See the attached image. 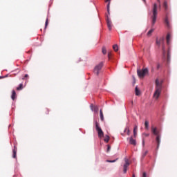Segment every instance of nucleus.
<instances>
[{
  "mask_svg": "<svg viewBox=\"0 0 177 177\" xmlns=\"http://www.w3.org/2000/svg\"><path fill=\"white\" fill-rule=\"evenodd\" d=\"M166 40L168 45V50H167V62L169 64L171 61V48L170 47L171 35H170V33H167Z\"/></svg>",
  "mask_w": 177,
  "mask_h": 177,
  "instance_id": "f257e3e1",
  "label": "nucleus"
},
{
  "mask_svg": "<svg viewBox=\"0 0 177 177\" xmlns=\"http://www.w3.org/2000/svg\"><path fill=\"white\" fill-rule=\"evenodd\" d=\"M163 79H156V100L160 97L162 89Z\"/></svg>",
  "mask_w": 177,
  "mask_h": 177,
  "instance_id": "f03ea898",
  "label": "nucleus"
},
{
  "mask_svg": "<svg viewBox=\"0 0 177 177\" xmlns=\"http://www.w3.org/2000/svg\"><path fill=\"white\" fill-rule=\"evenodd\" d=\"M137 74L139 78H145V77L149 74V69H147V68H143L142 70L138 69Z\"/></svg>",
  "mask_w": 177,
  "mask_h": 177,
  "instance_id": "7ed1b4c3",
  "label": "nucleus"
},
{
  "mask_svg": "<svg viewBox=\"0 0 177 177\" xmlns=\"http://www.w3.org/2000/svg\"><path fill=\"white\" fill-rule=\"evenodd\" d=\"M95 129L98 133L99 138H103V136H104V133H103V130H102V128H100V124L97 122H95Z\"/></svg>",
  "mask_w": 177,
  "mask_h": 177,
  "instance_id": "20e7f679",
  "label": "nucleus"
},
{
  "mask_svg": "<svg viewBox=\"0 0 177 177\" xmlns=\"http://www.w3.org/2000/svg\"><path fill=\"white\" fill-rule=\"evenodd\" d=\"M124 164L123 165V171L124 174H127V171H128V167L131 165V163L129 162V160L128 159V158H124Z\"/></svg>",
  "mask_w": 177,
  "mask_h": 177,
  "instance_id": "39448f33",
  "label": "nucleus"
},
{
  "mask_svg": "<svg viewBox=\"0 0 177 177\" xmlns=\"http://www.w3.org/2000/svg\"><path fill=\"white\" fill-rule=\"evenodd\" d=\"M103 67V62H100L98 65H97L94 68V73L97 75H99V72L102 70V68Z\"/></svg>",
  "mask_w": 177,
  "mask_h": 177,
  "instance_id": "423d86ee",
  "label": "nucleus"
},
{
  "mask_svg": "<svg viewBox=\"0 0 177 177\" xmlns=\"http://www.w3.org/2000/svg\"><path fill=\"white\" fill-rule=\"evenodd\" d=\"M106 24L109 31H111L113 28V23L111 22V21H110V19H109V17H107V19H106Z\"/></svg>",
  "mask_w": 177,
  "mask_h": 177,
  "instance_id": "0eeeda50",
  "label": "nucleus"
},
{
  "mask_svg": "<svg viewBox=\"0 0 177 177\" xmlns=\"http://www.w3.org/2000/svg\"><path fill=\"white\" fill-rule=\"evenodd\" d=\"M160 138H161L160 132L158 131L156 128V143H158V145H160Z\"/></svg>",
  "mask_w": 177,
  "mask_h": 177,
  "instance_id": "6e6552de",
  "label": "nucleus"
},
{
  "mask_svg": "<svg viewBox=\"0 0 177 177\" xmlns=\"http://www.w3.org/2000/svg\"><path fill=\"white\" fill-rule=\"evenodd\" d=\"M152 23H153V24H154V23H156V3L153 4Z\"/></svg>",
  "mask_w": 177,
  "mask_h": 177,
  "instance_id": "1a4fd4ad",
  "label": "nucleus"
},
{
  "mask_svg": "<svg viewBox=\"0 0 177 177\" xmlns=\"http://www.w3.org/2000/svg\"><path fill=\"white\" fill-rule=\"evenodd\" d=\"M130 145H133V146H136V140L133 139V138L131 137L129 138Z\"/></svg>",
  "mask_w": 177,
  "mask_h": 177,
  "instance_id": "9d476101",
  "label": "nucleus"
},
{
  "mask_svg": "<svg viewBox=\"0 0 177 177\" xmlns=\"http://www.w3.org/2000/svg\"><path fill=\"white\" fill-rule=\"evenodd\" d=\"M136 135H138V124L134 125L133 129V136L134 138H136Z\"/></svg>",
  "mask_w": 177,
  "mask_h": 177,
  "instance_id": "9b49d317",
  "label": "nucleus"
},
{
  "mask_svg": "<svg viewBox=\"0 0 177 177\" xmlns=\"http://www.w3.org/2000/svg\"><path fill=\"white\" fill-rule=\"evenodd\" d=\"M91 110H93L95 113H97V111H99V107L94 106L93 104L91 105Z\"/></svg>",
  "mask_w": 177,
  "mask_h": 177,
  "instance_id": "f8f14e48",
  "label": "nucleus"
},
{
  "mask_svg": "<svg viewBox=\"0 0 177 177\" xmlns=\"http://www.w3.org/2000/svg\"><path fill=\"white\" fill-rule=\"evenodd\" d=\"M12 153H13V155H12L13 158H16V156H17V149L16 148V147H14Z\"/></svg>",
  "mask_w": 177,
  "mask_h": 177,
  "instance_id": "ddd939ff",
  "label": "nucleus"
},
{
  "mask_svg": "<svg viewBox=\"0 0 177 177\" xmlns=\"http://www.w3.org/2000/svg\"><path fill=\"white\" fill-rule=\"evenodd\" d=\"M165 25H166V26L167 28H170L171 27V25L169 24V21L168 18H165Z\"/></svg>",
  "mask_w": 177,
  "mask_h": 177,
  "instance_id": "4468645a",
  "label": "nucleus"
},
{
  "mask_svg": "<svg viewBox=\"0 0 177 177\" xmlns=\"http://www.w3.org/2000/svg\"><path fill=\"white\" fill-rule=\"evenodd\" d=\"M135 93L136 96H139L140 95V91L138 88V86L135 88Z\"/></svg>",
  "mask_w": 177,
  "mask_h": 177,
  "instance_id": "2eb2a0df",
  "label": "nucleus"
},
{
  "mask_svg": "<svg viewBox=\"0 0 177 177\" xmlns=\"http://www.w3.org/2000/svg\"><path fill=\"white\" fill-rule=\"evenodd\" d=\"M100 120L102 121H104V117L103 116V111L102 109H100Z\"/></svg>",
  "mask_w": 177,
  "mask_h": 177,
  "instance_id": "dca6fc26",
  "label": "nucleus"
},
{
  "mask_svg": "<svg viewBox=\"0 0 177 177\" xmlns=\"http://www.w3.org/2000/svg\"><path fill=\"white\" fill-rule=\"evenodd\" d=\"M11 98L12 99V100H15V99H16V91H15V90H13L12 92Z\"/></svg>",
  "mask_w": 177,
  "mask_h": 177,
  "instance_id": "f3484780",
  "label": "nucleus"
},
{
  "mask_svg": "<svg viewBox=\"0 0 177 177\" xmlns=\"http://www.w3.org/2000/svg\"><path fill=\"white\" fill-rule=\"evenodd\" d=\"M110 1L111 0H106V2H109V3L107 5V12H108L109 15H110Z\"/></svg>",
  "mask_w": 177,
  "mask_h": 177,
  "instance_id": "a211bd4d",
  "label": "nucleus"
},
{
  "mask_svg": "<svg viewBox=\"0 0 177 177\" xmlns=\"http://www.w3.org/2000/svg\"><path fill=\"white\" fill-rule=\"evenodd\" d=\"M154 32V29H151L148 32H147V37H151V34Z\"/></svg>",
  "mask_w": 177,
  "mask_h": 177,
  "instance_id": "6ab92c4d",
  "label": "nucleus"
},
{
  "mask_svg": "<svg viewBox=\"0 0 177 177\" xmlns=\"http://www.w3.org/2000/svg\"><path fill=\"white\" fill-rule=\"evenodd\" d=\"M113 50H115V52H118V45H117V44L113 45Z\"/></svg>",
  "mask_w": 177,
  "mask_h": 177,
  "instance_id": "aec40b11",
  "label": "nucleus"
},
{
  "mask_svg": "<svg viewBox=\"0 0 177 177\" xmlns=\"http://www.w3.org/2000/svg\"><path fill=\"white\" fill-rule=\"evenodd\" d=\"M149 153V151L147 150H144L143 152H142V158H145L146 157V156H147V153Z\"/></svg>",
  "mask_w": 177,
  "mask_h": 177,
  "instance_id": "412c9836",
  "label": "nucleus"
},
{
  "mask_svg": "<svg viewBox=\"0 0 177 177\" xmlns=\"http://www.w3.org/2000/svg\"><path fill=\"white\" fill-rule=\"evenodd\" d=\"M162 55H163V57H166V48L165 46H162Z\"/></svg>",
  "mask_w": 177,
  "mask_h": 177,
  "instance_id": "4be33fe9",
  "label": "nucleus"
},
{
  "mask_svg": "<svg viewBox=\"0 0 177 177\" xmlns=\"http://www.w3.org/2000/svg\"><path fill=\"white\" fill-rule=\"evenodd\" d=\"M104 140V142H106V143H109V140H110V137L109 136H106Z\"/></svg>",
  "mask_w": 177,
  "mask_h": 177,
  "instance_id": "5701e85b",
  "label": "nucleus"
},
{
  "mask_svg": "<svg viewBox=\"0 0 177 177\" xmlns=\"http://www.w3.org/2000/svg\"><path fill=\"white\" fill-rule=\"evenodd\" d=\"M163 8L165 9V11H167V10H168L167 3H166V2L164 3Z\"/></svg>",
  "mask_w": 177,
  "mask_h": 177,
  "instance_id": "b1692460",
  "label": "nucleus"
},
{
  "mask_svg": "<svg viewBox=\"0 0 177 177\" xmlns=\"http://www.w3.org/2000/svg\"><path fill=\"white\" fill-rule=\"evenodd\" d=\"M102 50L103 55H106L107 53V50H106V47L105 46L102 47Z\"/></svg>",
  "mask_w": 177,
  "mask_h": 177,
  "instance_id": "393cba45",
  "label": "nucleus"
},
{
  "mask_svg": "<svg viewBox=\"0 0 177 177\" xmlns=\"http://www.w3.org/2000/svg\"><path fill=\"white\" fill-rule=\"evenodd\" d=\"M23 89V84H20L19 86L17 87V91H21Z\"/></svg>",
  "mask_w": 177,
  "mask_h": 177,
  "instance_id": "a878e982",
  "label": "nucleus"
},
{
  "mask_svg": "<svg viewBox=\"0 0 177 177\" xmlns=\"http://www.w3.org/2000/svg\"><path fill=\"white\" fill-rule=\"evenodd\" d=\"M145 129H149V121L146 120L145 122Z\"/></svg>",
  "mask_w": 177,
  "mask_h": 177,
  "instance_id": "bb28decb",
  "label": "nucleus"
},
{
  "mask_svg": "<svg viewBox=\"0 0 177 177\" xmlns=\"http://www.w3.org/2000/svg\"><path fill=\"white\" fill-rule=\"evenodd\" d=\"M48 24H49V19L47 18L46 19L45 28H46L48 27Z\"/></svg>",
  "mask_w": 177,
  "mask_h": 177,
  "instance_id": "cd10ccee",
  "label": "nucleus"
},
{
  "mask_svg": "<svg viewBox=\"0 0 177 177\" xmlns=\"http://www.w3.org/2000/svg\"><path fill=\"white\" fill-rule=\"evenodd\" d=\"M156 68L157 69H161L162 68V64H158Z\"/></svg>",
  "mask_w": 177,
  "mask_h": 177,
  "instance_id": "c85d7f7f",
  "label": "nucleus"
},
{
  "mask_svg": "<svg viewBox=\"0 0 177 177\" xmlns=\"http://www.w3.org/2000/svg\"><path fill=\"white\" fill-rule=\"evenodd\" d=\"M161 43H163V39H161L159 41L156 40V44H161Z\"/></svg>",
  "mask_w": 177,
  "mask_h": 177,
  "instance_id": "c756f323",
  "label": "nucleus"
},
{
  "mask_svg": "<svg viewBox=\"0 0 177 177\" xmlns=\"http://www.w3.org/2000/svg\"><path fill=\"white\" fill-rule=\"evenodd\" d=\"M118 159L113 160H106V162H115Z\"/></svg>",
  "mask_w": 177,
  "mask_h": 177,
  "instance_id": "7c9ffc66",
  "label": "nucleus"
},
{
  "mask_svg": "<svg viewBox=\"0 0 177 177\" xmlns=\"http://www.w3.org/2000/svg\"><path fill=\"white\" fill-rule=\"evenodd\" d=\"M152 133H153V135H156V128L152 127Z\"/></svg>",
  "mask_w": 177,
  "mask_h": 177,
  "instance_id": "2f4dec72",
  "label": "nucleus"
},
{
  "mask_svg": "<svg viewBox=\"0 0 177 177\" xmlns=\"http://www.w3.org/2000/svg\"><path fill=\"white\" fill-rule=\"evenodd\" d=\"M112 56L111 52L108 53V58L110 59Z\"/></svg>",
  "mask_w": 177,
  "mask_h": 177,
  "instance_id": "473e14b6",
  "label": "nucleus"
},
{
  "mask_svg": "<svg viewBox=\"0 0 177 177\" xmlns=\"http://www.w3.org/2000/svg\"><path fill=\"white\" fill-rule=\"evenodd\" d=\"M110 149H111V147H110V145H107V152L109 153V151H110Z\"/></svg>",
  "mask_w": 177,
  "mask_h": 177,
  "instance_id": "72a5a7b5",
  "label": "nucleus"
},
{
  "mask_svg": "<svg viewBox=\"0 0 177 177\" xmlns=\"http://www.w3.org/2000/svg\"><path fill=\"white\" fill-rule=\"evenodd\" d=\"M142 136H144V137H147V136H149V133H144L142 134Z\"/></svg>",
  "mask_w": 177,
  "mask_h": 177,
  "instance_id": "f704fd0d",
  "label": "nucleus"
},
{
  "mask_svg": "<svg viewBox=\"0 0 177 177\" xmlns=\"http://www.w3.org/2000/svg\"><path fill=\"white\" fill-rule=\"evenodd\" d=\"M142 177H147V174H146V172H144V173L142 174Z\"/></svg>",
  "mask_w": 177,
  "mask_h": 177,
  "instance_id": "c9c22d12",
  "label": "nucleus"
},
{
  "mask_svg": "<svg viewBox=\"0 0 177 177\" xmlns=\"http://www.w3.org/2000/svg\"><path fill=\"white\" fill-rule=\"evenodd\" d=\"M26 78H28V74L25 75L24 77L22 78V80H26Z\"/></svg>",
  "mask_w": 177,
  "mask_h": 177,
  "instance_id": "e433bc0d",
  "label": "nucleus"
},
{
  "mask_svg": "<svg viewBox=\"0 0 177 177\" xmlns=\"http://www.w3.org/2000/svg\"><path fill=\"white\" fill-rule=\"evenodd\" d=\"M153 97H156V91L153 93Z\"/></svg>",
  "mask_w": 177,
  "mask_h": 177,
  "instance_id": "4c0bfd02",
  "label": "nucleus"
},
{
  "mask_svg": "<svg viewBox=\"0 0 177 177\" xmlns=\"http://www.w3.org/2000/svg\"><path fill=\"white\" fill-rule=\"evenodd\" d=\"M127 134L129 135V129L127 130Z\"/></svg>",
  "mask_w": 177,
  "mask_h": 177,
  "instance_id": "58836bf2",
  "label": "nucleus"
},
{
  "mask_svg": "<svg viewBox=\"0 0 177 177\" xmlns=\"http://www.w3.org/2000/svg\"><path fill=\"white\" fill-rule=\"evenodd\" d=\"M142 143H143V146H145V141H143V142H142Z\"/></svg>",
  "mask_w": 177,
  "mask_h": 177,
  "instance_id": "ea45409f",
  "label": "nucleus"
},
{
  "mask_svg": "<svg viewBox=\"0 0 177 177\" xmlns=\"http://www.w3.org/2000/svg\"><path fill=\"white\" fill-rule=\"evenodd\" d=\"M132 177H135V174H133Z\"/></svg>",
  "mask_w": 177,
  "mask_h": 177,
  "instance_id": "a19ab883",
  "label": "nucleus"
},
{
  "mask_svg": "<svg viewBox=\"0 0 177 177\" xmlns=\"http://www.w3.org/2000/svg\"><path fill=\"white\" fill-rule=\"evenodd\" d=\"M156 14H157V5H156Z\"/></svg>",
  "mask_w": 177,
  "mask_h": 177,
  "instance_id": "79ce46f5",
  "label": "nucleus"
},
{
  "mask_svg": "<svg viewBox=\"0 0 177 177\" xmlns=\"http://www.w3.org/2000/svg\"><path fill=\"white\" fill-rule=\"evenodd\" d=\"M144 2H146V0H142Z\"/></svg>",
  "mask_w": 177,
  "mask_h": 177,
  "instance_id": "37998d69",
  "label": "nucleus"
},
{
  "mask_svg": "<svg viewBox=\"0 0 177 177\" xmlns=\"http://www.w3.org/2000/svg\"><path fill=\"white\" fill-rule=\"evenodd\" d=\"M158 1L159 2V1H160V0H158Z\"/></svg>",
  "mask_w": 177,
  "mask_h": 177,
  "instance_id": "c03bdc74",
  "label": "nucleus"
}]
</instances>
